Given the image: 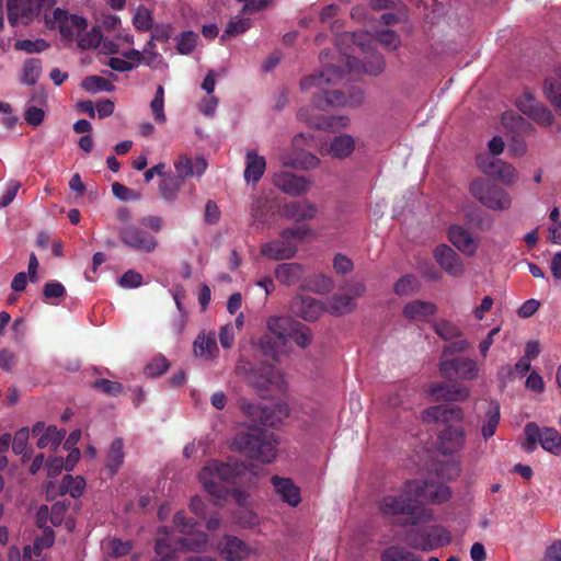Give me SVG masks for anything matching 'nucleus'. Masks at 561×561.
Listing matches in <instances>:
<instances>
[{
	"instance_id": "32",
	"label": "nucleus",
	"mask_w": 561,
	"mask_h": 561,
	"mask_svg": "<svg viewBox=\"0 0 561 561\" xmlns=\"http://www.w3.org/2000/svg\"><path fill=\"white\" fill-rule=\"evenodd\" d=\"M123 447L124 443L122 438H115L110 446L105 466L111 476L118 471L124 461L125 454Z\"/></svg>"
},
{
	"instance_id": "56",
	"label": "nucleus",
	"mask_w": 561,
	"mask_h": 561,
	"mask_svg": "<svg viewBox=\"0 0 561 561\" xmlns=\"http://www.w3.org/2000/svg\"><path fill=\"white\" fill-rule=\"evenodd\" d=\"M169 368V362L165 357L159 356L153 358L145 368L146 375L150 377L160 376Z\"/></svg>"
},
{
	"instance_id": "8",
	"label": "nucleus",
	"mask_w": 561,
	"mask_h": 561,
	"mask_svg": "<svg viewBox=\"0 0 561 561\" xmlns=\"http://www.w3.org/2000/svg\"><path fill=\"white\" fill-rule=\"evenodd\" d=\"M470 193L481 204L491 209H507L511 197L502 187L483 179H476L470 184Z\"/></svg>"
},
{
	"instance_id": "54",
	"label": "nucleus",
	"mask_w": 561,
	"mask_h": 561,
	"mask_svg": "<svg viewBox=\"0 0 561 561\" xmlns=\"http://www.w3.org/2000/svg\"><path fill=\"white\" fill-rule=\"evenodd\" d=\"M92 387L96 390L102 391L107 396H118L123 391V385L108 379L100 378L96 379Z\"/></svg>"
},
{
	"instance_id": "15",
	"label": "nucleus",
	"mask_w": 561,
	"mask_h": 561,
	"mask_svg": "<svg viewBox=\"0 0 561 561\" xmlns=\"http://www.w3.org/2000/svg\"><path fill=\"white\" fill-rule=\"evenodd\" d=\"M54 19L58 22L59 33L62 38L71 42L76 36L85 31L88 21L79 15H68L66 11L56 9L54 11Z\"/></svg>"
},
{
	"instance_id": "31",
	"label": "nucleus",
	"mask_w": 561,
	"mask_h": 561,
	"mask_svg": "<svg viewBox=\"0 0 561 561\" xmlns=\"http://www.w3.org/2000/svg\"><path fill=\"white\" fill-rule=\"evenodd\" d=\"M302 275V267L297 263H283L275 270V277L284 285L296 284Z\"/></svg>"
},
{
	"instance_id": "29",
	"label": "nucleus",
	"mask_w": 561,
	"mask_h": 561,
	"mask_svg": "<svg viewBox=\"0 0 561 561\" xmlns=\"http://www.w3.org/2000/svg\"><path fill=\"white\" fill-rule=\"evenodd\" d=\"M436 312V306L423 300H414L403 308V316L413 321H427Z\"/></svg>"
},
{
	"instance_id": "23",
	"label": "nucleus",
	"mask_w": 561,
	"mask_h": 561,
	"mask_svg": "<svg viewBox=\"0 0 561 561\" xmlns=\"http://www.w3.org/2000/svg\"><path fill=\"white\" fill-rule=\"evenodd\" d=\"M463 411L460 407L434 405L422 412L424 422H442L461 421Z\"/></svg>"
},
{
	"instance_id": "12",
	"label": "nucleus",
	"mask_w": 561,
	"mask_h": 561,
	"mask_svg": "<svg viewBox=\"0 0 561 561\" xmlns=\"http://www.w3.org/2000/svg\"><path fill=\"white\" fill-rule=\"evenodd\" d=\"M477 164L486 176L499 180L506 185L515 181L514 167L501 159L489 154H480L477 158Z\"/></svg>"
},
{
	"instance_id": "16",
	"label": "nucleus",
	"mask_w": 561,
	"mask_h": 561,
	"mask_svg": "<svg viewBox=\"0 0 561 561\" xmlns=\"http://www.w3.org/2000/svg\"><path fill=\"white\" fill-rule=\"evenodd\" d=\"M273 183L282 192L291 196H298L306 193L311 185V182L307 179L288 171L275 173Z\"/></svg>"
},
{
	"instance_id": "43",
	"label": "nucleus",
	"mask_w": 561,
	"mask_h": 561,
	"mask_svg": "<svg viewBox=\"0 0 561 561\" xmlns=\"http://www.w3.org/2000/svg\"><path fill=\"white\" fill-rule=\"evenodd\" d=\"M82 89L90 93H98L101 91L112 92L115 87L107 79L99 76H88L81 83Z\"/></svg>"
},
{
	"instance_id": "17",
	"label": "nucleus",
	"mask_w": 561,
	"mask_h": 561,
	"mask_svg": "<svg viewBox=\"0 0 561 561\" xmlns=\"http://www.w3.org/2000/svg\"><path fill=\"white\" fill-rule=\"evenodd\" d=\"M439 449L445 455H453L462 449L466 434L461 426H446L438 435Z\"/></svg>"
},
{
	"instance_id": "38",
	"label": "nucleus",
	"mask_w": 561,
	"mask_h": 561,
	"mask_svg": "<svg viewBox=\"0 0 561 561\" xmlns=\"http://www.w3.org/2000/svg\"><path fill=\"white\" fill-rule=\"evenodd\" d=\"M500 422V404L495 401L491 402L485 414V421L482 425L481 433L485 439L495 434Z\"/></svg>"
},
{
	"instance_id": "44",
	"label": "nucleus",
	"mask_w": 561,
	"mask_h": 561,
	"mask_svg": "<svg viewBox=\"0 0 561 561\" xmlns=\"http://www.w3.org/2000/svg\"><path fill=\"white\" fill-rule=\"evenodd\" d=\"M133 25L140 32L150 31L154 26L151 11L145 5H139L133 16Z\"/></svg>"
},
{
	"instance_id": "45",
	"label": "nucleus",
	"mask_w": 561,
	"mask_h": 561,
	"mask_svg": "<svg viewBox=\"0 0 561 561\" xmlns=\"http://www.w3.org/2000/svg\"><path fill=\"white\" fill-rule=\"evenodd\" d=\"M251 26V20L248 18L234 16L230 20L225 28L220 39L226 41L229 37H234L247 32Z\"/></svg>"
},
{
	"instance_id": "46",
	"label": "nucleus",
	"mask_w": 561,
	"mask_h": 561,
	"mask_svg": "<svg viewBox=\"0 0 561 561\" xmlns=\"http://www.w3.org/2000/svg\"><path fill=\"white\" fill-rule=\"evenodd\" d=\"M150 108L158 124H164L167 122L164 113V88L162 85L157 87L156 94L150 102Z\"/></svg>"
},
{
	"instance_id": "20",
	"label": "nucleus",
	"mask_w": 561,
	"mask_h": 561,
	"mask_svg": "<svg viewBox=\"0 0 561 561\" xmlns=\"http://www.w3.org/2000/svg\"><path fill=\"white\" fill-rule=\"evenodd\" d=\"M220 556L227 561H241L249 554L247 543L236 536L225 535L219 543Z\"/></svg>"
},
{
	"instance_id": "27",
	"label": "nucleus",
	"mask_w": 561,
	"mask_h": 561,
	"mask_svg": "<svg viewBox=\"0 0 561 561\" xmlns=\"http://www.w3.org/2000/svg\"><path fill=\"white\" fill-rule=\"evenodd\" d=\"M266 169V160L254 150L245 153L244 180L248 183H257Z\"/></svg>"
},
{
	"instance_id": "10",
	"label": "nucleus",
	"mask_w": 561,
	"mask_h": 561,
	"mask_svg": "<svg viewBox=\"0 0 561 561\" xmlns=\"http://www.w3.org/2000/svg\"><path fill=\"white\" fill-rule=\"evenodd\" d=\"M46 0H8V20L11 25H28L39 15Z\"/></svg>"
},
{
	"instance_id": "55",
	"label": "nucleus",
	"mask_w": 561,
	"mask_h": 561,
	"mask_svg": "<svg viewBox=\"0 0 561 561\" xmlns=\"http://www.w3.org/2000/svg\"><path fill=\"white\" fill-rule=\"evenodd\" d=\"M68 507H69V504H67L66 502H60V501L56 502L51 505L50 511H49V519H50V523L55 527L61 526V524L65 520Z\"/></svg>"
},
{
	"instance_id": "34",
	"label": "nucleus",
	"mask_w": 561,
	"mask_h": 561,
	"mask_svg": "<svg viewBox=\"0 0 561 561\" xmlns=\"http://www.w3.org/2000/svg\"><path fill=\"white\" fill-rule=\"evenodd\" d=\"M355 307L353 297L348 294L334 295L329 300L327 311L333 316H342L351 312Z\"/></svg>"
},
{
	"instance_id": "51",
	"label": "nucleus",
	"mask_w": 561,
	"mask_h": 561,
	"mask_svg": "<svg viewBox=\"0 0 561 561\" xmlns=\"http://www.w3.org/2000/svg\"><path fill=\"white\" fill-rule=\"evenodd\" d=\"M48 47H49V44L43 38H37L35 41L22 39V41H16L14 44V48L16 50H23L27 54L42 53V51L46 50Z\"/></svg>"
},
{
	"instance_id": "36",
	"label": "nucleus",
	"mask_w": 561,
	"mask_h": 561,
	"mask_svg": "<svg viewBox=\"0 0 561 561\" xmlns=\"http://www.w3.org/2000/svg\"><path fill=\"white\" fill-rule=\"evenodd\" d=\"M66 431L58 430L56 426H48L37 440V447L50 448L56 450L65 438Z\"/></svg>"
},
{
	"instance_id": "21",
	"label": "nucleus",
	"mask_w": 561,
	"mask_h": 561,
	"mask_svg": "<svg viewBox=\"0 0 561 561\" xmlns=\"http://www.w3.org/2000/svg\"><path fill=\"white\" fill-rule=\"evenodd\" d=\"M448 239L454 247L468 256L474 255L478 249V241L461 226H450L448 229Z\"/></svg>"
},
{
	"instance_id": "63",
	"label": "nucleus",
	"mask_w": 561,
	"mask_h": 561,
	"mask_svg": "<svg viewBox=\"0 0 561 561\" xmlns=\"http://www.w3.org/2000/svg\"><path fill=\"white\" fill-rule=\"evenodd\" d=\"M45 118V112L37 106L28 107L24 113V119L31 126H39Z\"/></svg>"
},
{
	"instance_id": "41",
	"label": "nucleus",
	"mask_w": 561,
	"mask_h": 561,
	"mask_svg": "<svg viewBox=\"0 0 561 561\" xmlns=\"http://www.w3.org/2000/svg\"><path fill=\"white\" fill-rule=\"evenodd\" d=\"M381 561H423V559L403 547L391 546L382 551Z\"/></svg>"
},
{
	"instance_id": "64",
	"label": "nucleus",
	"mask_w": 561,
	"mask_h": 561,
	"mask_svg": "<svg viewBox=\"0 0 561 561\" xmlns=\"http://www.w3.org/2000/svg\"><path fill=\"white\" fill-rule=\"evenodd\" d=\"M55 540L54 530L49 527H45L43 531V537L41 539H36L34 542V553L36 556H39L43 547H50L53 546Z\"/></svg>"
},
{
	"instance_id": "42",
	"label": "nucleus",
	"mask_w": 561,
	"mask_h": 561,
	"mask_svg": "<svg viewBox=\"0 0 561 561\" xmlns=\"http://www.w3.org/2000/svg\"><path fill=\"white\" fill-rule=\"evenodd\" d=\"M195 353L199 356L211 358L218 352L215 335H199L194 342Z\"/></svg>"
},
{
	"instance_id": "3",
	"label": "nucleus",
	"mask_w": 561,
	"mask_h": 561,
	"mask_svg": "<svg viewBox=\"0 0 561 561\" xmlns=\"http://www.w3.org/2000/svg\"><path fill=\"white\" fill-rule=\"evenodd\" d=\"M277 444L273 433L262 428L240 433L233 440L236 449L264 463H270L275 459Z\"/></svg>"
},
{
	"instance_id": "49",
	"label": "nucleus",
	"mask_w": 561,
	"mask_h": 561,
	"mask_svg": "<svg viewBox=\"0 0 561 561\" xmlns=\"http://www.w3.org/2000/svg\"><path fill=\"white\" fill-rule=\"evenodd\" d=\"M198 35L193 31L182 32L176 41V50L181 55H190L196 47Z\"/></svg>"
},
{
	"instance_id": "11",
	"label": "nucleus",
	"mask_w": 561,
	"mask_h": 561,
	"mask_svg": "<svg viewBox=\"0 0 561 561\" xmlns=\"http://www.w3.org/2000/svg\"><path fill=\"white\" fill-rule=\"evenodd\" d=\"M439 371L447 379L472 380L478 376L477 363L468 357L440 358Z\"/></svg>"
},
{
	"instance_id": "4",
	"label": "nucleus",
	"mask_w": 561,
	"mask_h": 561,
	"mask_svg": "<svg viewBox=\"0 0 561 561\" xmlns=\"http://www.w3.org/2000/svg\"><path fill=\"white\" fill-rule=\"evenodd\" d=\"M244 469L245 466L241 462L230 463L215 460L201 470L198 479L207 493L217 499H222L227 490L221 485V482L234 484L237 482V478Z\"/></svg>"
},
{
	"instance_id": "18",
	"label": "nucleus",
	"mask_w": 561,
	"mask_h": 561,
	"mask_svg": "<svg viewBox=\"0 0 561 561\" xmlns=\"http://www.w3.org/2000/svg\"><path fill=\"white\" fill-rule=\"evenodd\" d=\"M297 117L309 126L323 130H333L336 127H345L347 124V118L344 116L313 115L309 114L306 107L298 111Z\"/></svg>"
},
{
	"instance_id": "61",
	"label": "nucleus",
	"mask_w": 561,
	"mask_h": 561,
	"mask_svg": "<svg viewBox=\"0 0 561 561\" xmlns=\"http://www.w3.org/2000/svg\"><path fill=\"white\" fill-rule=\"evenodd\" d=\"M119 284L122 287L137 288L142 284V276L134 270H129L123 274Z\"/></svg>"
},
{
	"instance_id": "33",
	"label": "nucleus",
	"mask_w": 561,
	"mask_h": 561,
	"mask_svg": "<svg viewBox=\"0 0 561 561\" xmlns=\"http://www.w3.org/2000/svg\"><path fill=\"white\" fill-rule=\"evenodd\" d=\"M355 148V141L350 135H340L332 139L330 144V153L334 158H346Z\"/></svg>"
},
{
	"instance_id": "40",
	"label": "nucleus",
	"mask_w": 561,
	"mask_h": 561,
	"mask_svg": "<svg viewBox=\"0 0 561 561\" xmlns=\"http://www.w3.org/2000/svg\"><path fill=\"white\" fill-rule=\"evenodd\" d=\"M295 342L298 346L305 348L311 343L310 329L297 321H294L287 334V341Z\"/></svg>"
},
{
	"instance_id": "5",
	"label": "nucleus",
	"mask_w": 561,
	"mask_h": 561,
	"mask_svg": "<svg viewBox=\"0 0 561 561\" xmlns=\"http://www.w3.org/2000/svg\"><path fill=\"white\" fill-rule=\"evenodd\" d=\"M310 230L307 227L287 228L282 231L280 239L267 242L261 247V254L275 261L289 260L297 252V243L301 241Z\"/></svg>"
},
{
	"instance_id": "28",
	"label": "nucleus",
	"mask_w": 561,
	"mask_h": 561,
	"mask_svg": "<svg viewBox=\"0 0 561 561\" xmlns=\"http://www.w3.org/2000/svg\"><path fill=\"white\" fill-rule=\"evenodd\" d=\"M280 162L283 165L291 167L295 169H313L320 163V160L314 154H311L305 150H295L288 156H280Z\"/></svg>"
},
{
	"instance_id": "6",
	"label": "nucleus",
	"mask_w": 561,
	"mask_h": 561,
	"mask_svg": "<svg viewBox=\"0 0 561 561\" xmlns=\"http://www.w3.org/2000/svg\"><path fill=\"white\" fill-rule=\"evenodd\" d=\"M405 542L413 549L433 551L450 542V534L442 526L412 528L405 536Z\"/></svg>"
},
{
	"instance_id": "58",
	"label": "nucleus",
	"mask_w": 561,
	"mask_h": 561,
	"mask_svg": "<svg viewBox=\"0 0 561 561\" xmlns=\"http://www.w3.org/2000/svg\"><path fill=\"white\" fill-rule=\"evenodd\" d=\"M376 39L388 49H397L400 44V38L396 32L390 30L380 31L377 33Z\"/></svg>"
},
{
	"instance_id": "62",
	"label": "nucleus",
	"mask_w": 561,
	"mask_h": 561,
	"mask_svg": "<svg viewBox=\"0 0 561 561\" xmlns=\"http://www.w3.org/2000/svg\"><path fill=\"white\" fill-rule=\"evenodd\" d=\"M236 330L232 323H227L219 331V342L224 348H230L234 342Z\"/></svg>"
},
{
	"instance_id": "52",
	"label": "nucleus",
	"mask_w": 561,
	"mask_h": 561,
	"mask_svg": "<svg viewBox=\"0 0 561 561\" xmlns=\"http://www.w3.org/2000/svg\"><path fill=\"white\" fill-rule=\"evenodd\" d=\"M416 287H417V280H416L415 276H413L411 274H407V275H403L402 277H400L396 282V284L393 286V290L399 296H405V295H410V294L414 293Z\"/></svg>"
},
{
	"instance_id": "13",
	"label": "nucleus",
	"mask_w": 561,
	"mask_h": 561,
	"mask_svg": "<svg viewBox=\"0 0 561 561\" xmlns=\"http://www.w3.org/2000/svg\"><path fill=\"white\" fill-rule=\"evenodd\" d=\"M516 106L523 114L542 127H549L554 122L552 112L539 103L529 92H525L516 100Z\"/></svg>"
},
{
	"instance_id": "9",
	"label": "nucleus",
	"mask_w": 561,
	"mask_h": 561,
	"mask_svg": "<svg viewBox=\"0 0 561 561\" xmlns=\"http://www.w3.org/2000/svg\"><path fill=\"white\" fill-rule=\"evenodd\" d=\"M118 238L128 248L145 253H151L158 247L156 237L133 224L123 226L118 231Z\"/></svg>"
},
{
	"instance_id": "30",
	"label": "nucleus",
	"mask_w": 561,
	"mask_h": 561,
	"mask_svg": "<svg viewBox=\"0 0 561 561\" xmlns=\"http://www.w3.org/2000/svg\"><path fill=\"white\" fill-rule=\"evenodd\" d=\"M545 94L561 116V69L556 70L553 77L546 79Z\"/></svg>"
},
{
	"instance_id": "47",
	"label": "nucleus",
	"mask_w": 561,
	"mask_h": 561,
	"mask_svg": "<svg viewBox=\"0 0 561 561\" xmlns=\"http://www.w3.org/2000/svg\"><path fill=\"white\" fill-rule=\"evenodd\" d=\"M182 184V180L178 179L176 176H169L163 179L159 185L162 197L168 202H173L176 198L178 192L180 191Z\"/></svg>"
},
{
	"instance_id": "35",
	"label": "nucleus",
	"mask_w": 561,
	"mask_h": 561,
	"mask_svg": "<svg viewBox=\"0 0 561 561\" xmlns=\"http://www.w3.org/2000/svg\"><path fill=\"white\" fill-rule=\"evenodd\" d=\"M294 320L286 317H270L267 320L268 333L280 340V343H287L289 327Z\"/></svg>"
},
{
	"instance_id": "14",
	"label": "nucleus",
	"mask_w": 561,
	"mask_h": 561,
	"mask_svg": "<svg viewBox=\"0 0 561 561\" xmlns=\"http://www.w3.org/2000/svg\"><path fill=\"white\" fill-rule=\"evenodd\" d=\"M433 256L436 263L448 275L460 277L465 272L462 259L447 244H439L435 248Z\"/></svg>"
},
{
	"instance_id": "24",
	"label": "nucleus",
	"mask_w": 561,
	"mask_h": 561,
	"mask_svg": "<svg viewBox=\"0 0 561 561\" xmlns=\"http://www.w3.org/2000/svg\"><path fill=\"white\" fill-rule=\"evenodd\" d=\"M271 483L283 502L293 507L300 503V489L294 484L291 479L273 476Z\"/></svg>"
},
{
	"instance_id": "57",
	"label": "nucleus",
	"mask_w": 561,
	"mask_h": 561,
	"mask_svg": "<svg viewBox=\"0 0 561 561\" xmlns=\"http://www.w3.org/2000/svg\"><path fill=\"white\" fill-rule=\"evenodd\" d=\"M460 466L456 461H446L440 463L437 469V476L442 479L454 480L460 474Z\"/></svg>"
},
{
	"instance_id": "37",
	"label": "nucleus",
	"mask_w": 561,
	"mask_h": 561,
	"mask_svg": "<svg viewBox=\"0 0 561 561\" xmlns=\"http://www.w3.org/2000/svg\"><path fill=\"white\" fill-rule=\"evenodd\" d=\"M85 481L81 476L66 474L60 483V493L69 494L72 499H79L83 494Z\"/></svg>"
},
{
	"instance_id": "50",
	"label": "nucleus",
	"mask_w": 561,
	"mask_h": 561,
	"mask_svg": "<svg viewBox=\"0 0 561 561\" xmlns=\"http://www.w3.org/2000/svg\"><path fill=\"white\" fill-rule=\"evenodd\" d=\"M285 345L286 343H280V340L267 333L263 334L259 341L260 350L263 352L264 355L272 358H275L278 350Z\"/></svg>"
},
{
	"instance_id": "26",
	"label": "nucleus",
	"mask_w": 561,
	"mask_h": 561,
	"mask_svg": "<svg viewBox=\"0 0 561 561\" xmlns=\"http://www.w3.org/2000/svg\"><path fill=\"white\" fill-rule=\"evenodd\" d=\"M284 215L285 217L296 220V221H302V220H309L316 217L318 213V208L316 204L310 203L308 201H294L290 203H287L284 206Z\"/></svg>"
},
{
	"instance_id": "19",
	"label": "nucleus",
	"mask_w": 561,
	"mask_h": 561,
	"mask_svg": "<svg viewBox=\"0 0 561 561\" xmlns=\"http://www.w3.org/2000/svg\"><path fill=\"white\" fill-rule=\"evenodd\" d=\"M428 392L436 401H463L470 394L466 386L459 383L446 385L443 382L433 383Z\"/></svg>"
},
{
	"instance_id": "53",
	"label": "nucleus",
	"mask_w": 561,
	"mask_h": 561,
	"mask_svg": "<svg viewBox=\"0 0 561 561\" xmlns=\"http://www.w3.org/2000/svg\"><path fill=\"white\" fill-rule=\"evenodd\" d=\"M28 437H30V432L25 427L19 430L15 433L13 440H11L12 450L14 454H16V455L23 454V458L30 457V455L25 453Z\"/></svg>"
},
{
	"instance_id": "60",
	"label": "nucleus",
	"mask_w": 561,
	"mask_h": 561,
	"mask_svg": "<svg viewBox=\"0 0 561 561\" xmlns=\"http://www.w3.org/2000/svg\"><path fill=\"white\" fill-rule=\"evenodd\" d=\"M436 333L444 340H449L460 335L459 329L448 321H440L435 325Z\"/></svg>"
},
{
	"instance_id": "59",
	"label": "nucleus",
	"mask_w": 561,
	"mask_h": 561,
	"mask_svg": "<svg viewBox=\"0 0 561 561\" xmlns=\"http://www.w3.org/2000/svg\"><path fill=\"white\" fill-rule=\"evenodd\" d=\"M43 296L45 299L64 298L66 296V288L59 282H48L44 285Z\"/></svg>"
},
{
	"instance_id": "1",
	"label": "nucleus",
	"mask_w": 561,
	"mask_h": 561,
	"mask_svg": "<svg viewBox=\"0 0 561 561\" xmlns=\"http://www.w3.org/2000/svg\"><path fill=\"white\" fill-rule=\"evenodd\" d=\"M330 53L321 51L319 55L323 69L319 73L305 77L300 82L302 91H309L316 88L318 91L312 98V103L317 108L328 110L339 106H358L364 101L362 89L352 87L346 91L333 89L348 75L353 80L356 76L367 73L377 76L385 69L383 57L379 53H369L362 61L350 55H341V65H329Z\"/></svg>"
},
{
	"instance_id": "2",
	"label": "nucleus",
	"mask_w": 561,
	"mask_h": 561,
	"mask_svg": "<svg viewBox=\"0 0 561 561\" xmlns=\"http://www.w3.org/2000/svg\"><path fill=\"white\" fill-rule=\"evenodd\" d=\"M449 497L450 489L447 485L430 481H408L398 496L388 495L382 499L380 510L386 515H408L402 524L414 525L421 511L420 504L442 503Z\"/></svg>"
},
{
	"instance_id": "48",
	"label": "nucleus",
	"mask_w": 561,
	"mask_h": 561,
	"mask_svg": "<svg viewBox=\"0 0 561 561\" xmlns=\"http://www.w3.org/2000/svg\"><path fill=\"white\" fill-rule=\"evenodd\" d=\"M103 39V34L100 27L94 26L89 32L80 34L78 37V47L82 50L96 48Z\"/></svg>"
},
{
	"instance_id": "22",
	"label": "nucleus",
	"mask_w": 561,
	"mask_h": 561,
	"mask_svg": "<svg viewBox=\"0 0 561 561\" xmlns=\"http://www.w3.org/2000/svg\"><path fill=\"white\" fill-rule=\"evenodd\" d=\"M293 311L306 321H316L324 311L321 301L309 296H298L293 302Z\"/></svg>"
},
{
	"instance_id": "25",
	"label": "nucleus",
	"mask_w": 561,
	"mask_h": 561,
	"mask_svg": "<svg viewBox=\"0 0 561 561\" xmlns=\"http://www.w3.org/2000/svg\"><path fill=\"white\" fill-rule=\"evenodd\" d=\"M174 168L178 173L176 178L181 179L182 182L192 175H202L207 169V162L203 157H197L192 160L187 156L183 154L174 162Z\"/></svg>"
},
{
	"instance_id": "39",
	"label": "nucleus",
	"mask_w": 561,
	"mask_h": 561,
	"mask_svg": "<svg viewBox=\"0 0 561 561\" xmlns=\"http://www.w3.org/2000/svg\"><path fill=\"white\" fill-rule=\"evenodd\" d=\"M42 73V61L38 58H28L22 68L21 82L26 85H34Z\"/></svg>"
},
{
	"instance_id": "7",
	"label": "nucleus",
	"mask_w": 561,
	"mask_h": 561,
	"mask_svg": "<svg viewBox=\"0 0 561 561\" xmlns=\"http://www.w3.org/2000/svg\"><path fill=\"white\" fill-rule=\"evenodd\" d=\"M526 436L523 443V448L526 453L535 451L537 443L540 446L554 455H561V435L553 427L540 428L537 423L529 422L524 428Z\"/></svg>"
}]
</instances>
